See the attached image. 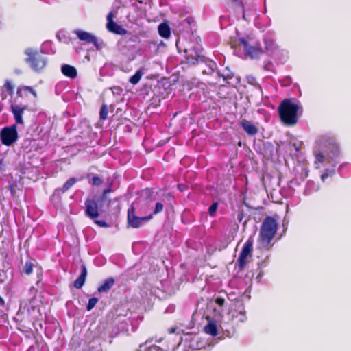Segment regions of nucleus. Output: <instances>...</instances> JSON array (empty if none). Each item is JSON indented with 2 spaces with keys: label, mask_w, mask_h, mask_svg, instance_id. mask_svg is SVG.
<instances>
[{
  "label": "nucleus",
  "mask_w": 351,
  "mask_h": 351,
  "mask_svg": "<svg viewBox=\"0 0 351 351\" xmlns=\"http://www.w3.org/2000/svg\"><path fill=\"white\" fill-rule=\"evenodd\" d=\"M149 194H150V190L147 189L143 191L142 197H143V196L147 197V196L149 195Z\"/></svg>",
  "instance_id": "nucleus-43"
},
{
  "label": "nucleus",
  "mask_w": 351,
  "mask_h": 351,
  "mask_svg": "<svg viewBox=\"0 0 351 351\" xmlns=\"http://www.w3.org/2000/svg\"><path fill=\"white\" fill-rule=\"evenodd\" d=\"M232 47L243 48L245 55L251 59L258 58L263 53L258 40L252 36L239 38L232 43Z\"/></svg>",
  "instance_id": "nucleus-3"
},
{
  "label": "nucleus",
  "mask_w": 351,
  "mask_h": 351,
  "mask_svg": "<svg viewBox=\"0 0 351 351\" xmlns=\"http://www.w3.org/2000/svg\"><path fill=\"white\" fill-rule=\"evenodd\" d=\"M214 303L215 305L218 306L219 307L225 308L226 307V301L225 299L217 296L214 300Z\"/></svg>",
  "instance_id": "nucleus-29"
},
{
  "label": "nucleus",
  "mask_w": 351,
  "mask_h": 351,
  "mask_svg": "<svg viewBox=\"0 0 351 351\" xmlns=\"http://www.w3.org/2000/svg\"><path fill=\"white\" fill-rule=\"evenodd\" d=\"M61 71L62 74L71 79H74L77 77V72L76 69L69 64H63L61 66Z\"/></svg>",
  "instance_id": "nucleus-15"
},
{
  "label": "nucleus",
  "mask_w": 351,
  "mask_h": 351,
  "mask_svg": "<svg viewBox=\"0 0 351 351\" xmlns=\"http://www.w3.org/2000/svg\"><path fill=\"white\" fill-rule=\"evenodd\" d=\"M294 146H295V150H296V151H298L300 148H299L298 147H297L296 145H294Z\"/></svg>",
  "instance_id": "nucleus-49"
},
{
  "label": "nucleus",
  "mask_w": 351,
  "mask_h": 351,
  "mask_svg": "<svg viewBox=\"0 0 351 351\" xmlns=\"http://www.w3.org/2000/svg\"><path fill=\"white\" fill-rule=\"evenodd\" d=\"M97 302H98V299L96 298H92L89 299L88 303L86 306L87 311H89L92 310L95 307V306L96 305Z\"/></svg>",
  "instance_id": "nucleus-32"
},
{
  "label": "nucleus",
  "mask_w": 351,
  "mask_h": 351,
  "mask_svg": "<svg viewBox=\"0 0 351 351\" xmlns=\"http://www.w3.org/2000/svg\"><path fill=\"white\" fill-rule=\"evenodd\" d=\"M96 223L99 225L101 227H106V226H108L106 223L105 221H97Z\"/></svg>",
  "instance_id": "nucleus-42"
},
{
  "label": "nucleus",
  "mask_w": 351,
  "mask_h": 351,
  "mask_svg": "<svg viewBox=\"0 0 351 351\" xmlns=\"http://www.w3.org/2000/svg\"><path fill=\"white\" fill-rule=\"evenodd\" d=\"M112 14L111 12H110L107 16L108 21H109V19H112Z\"/></svg>",
  "instance_id": "nucleus-46"
},
{
  "label": "nucleus",
  "mask_w": 351,
  "mask_h": 351,
  "mask_svg": "<svg viewBox=\"0 0 351 351\" xmlns=\"http://www.w3.org/2000/svg\"><path fill=\"white\" fill-rule=\"evenodd\" d=\"M253 249V240L247 239L245 243L241 254L237 260V265L239 269H243L247 263V258L251 255Z\"/></svg>",
  "instance_id": "nucleus-10"
},
{
  "label": "nucleus",
  "mask_w": 351,
  "mask_h": 351,
  "mask_svg": "<svg viewBox=\"0 0 351 351\" xmlns=\"http://www.w3.org/2000/svg\"><path fill=\"white\" fill-rule=\"evenodd\" d=\"M114 324L117 326L118 332H124L128 330V319L125 316H118L113 322Z\"/></svg>",
  "instance_id": "nucleus-14"
},
{
  "label": "nucleus",
  "mask_w": 351,
  "mask_h": 351,
  "mask_svg": "<svg viewBox=\"0 0 351 351\" xmlns=\"http://www.w3.org/2000/svg\"><path fill=\"white\" fill-rule=\"evenodd\" d=\"M152 199H149V201L148 202V205L145 206V207L143 209V213L145 214L147 213L149 211V207H150V204L152 202Z\"/></svg>",
  "instance_id": "nucleus-41"
},
{
  "label": "nucleus",
  "mask_w": 351,
  "mask_h": 351,
  "mask_svg": "<svg viewBox=\"0 0 351 351\" xmlns=\"http://www.w3.org/2000/svg\"><path fill=\"white\" fill-rule=\"evenodd\" d=\"M316 169H323L321 180L324 182L328 178L335 173L337 160L339 149L335 138L329 135L319 136L315 141L313 151Z\"/></svg>",
  "instance_id": "nucleus-1"
},
{
  "label": "nucleus",
  "mask_w": 351,
  "mask_h": 351,
  "mask_svg": "<svg viewBox=\"0 0 351 351\" xmlns=\"http://www.w3.org/2000/svg\"><path fill=\"white\" fill-rule=\"evenodd\" d=\"M25 88L27 90H29L34 96V97H36V92L30 86H25Z\"/></svg>",
  "instance_id": "nucleus-40"
},
{
  "label": "nucleus",
  "mask_w": 351,
  "mask_h": 351,
  "mask_svg": "<svg viewBox=\"0 0 351 351\" xmlns=\"http://www.w3.org/2000/svg\"><path fill=\"white\" fill-rule=\"evenodd\" d=\"M106 27L108 31L117 34L122 35L125 33V30L117 23L114 22L112 19H109V21L107 22Z\"/></svg>",
  "instance_id": "nucleus-16"
},
{
  "label": "nucleus",
  "mask_w": 351,
  "mask_h": 351,
  "mask_svg": "<svg viewBox=\"0 0 351 351\" xmlns=\"http://www.w3.org/2000/svg\"><path fill=\"white\" fill-rule=\"evenodd\" d=\"M319 189L317 185L315 184V182L312 181H308L306 185V188L304 189V193L306 195H310L312 192H316Z\"/></svg>",
  "instance_id": "nucleus-23"
},
{
  "label": "nucleus",
  "mask_w": 351,
  "mask_h": 351,
  "mask_svg": "<svg viewBox=\"0 0 351 351\" xmlns=\"http://www.w3.org/2000/svg\"><path fill=\"white\" fill-rule=\"evenodd\" d=\"M2 168V159L0 160V169Z\"/></svg>",
  "instance_id": "nucleus-48"
},
{
  "label": "nucleus",
  "mask_w": 351,
  "mask_h": 351,
  "mask_svg": "<svg viewBox=\"0 0 351 351\" xmlns=\"http://www.w3.org/2000/svg\"><path fill=\"white\" fill-rule=\"evenodd\" d=\"M138 203L136 204L137 205ZM135 204L128 209V225L134 228H138L147 223L152 217L153 214H149L143 217H139L135 212Z\"/></svg>",
  "instance_id": "nucleus-6"
},
{
  "label": "nucleus",
  "mask_w": 351,
  "mask_h": 351,
  "mask_svg": "<svg viewBox=\"0 0 351 351\" xmlns=\"http://www.w3.org/2000/svg\"><path fill=\"white\" fill-rule=\"evenodd\" d=\"M86 214L91 219L97 218L99 216L97 203L90 199H86L85 202Z\"/></svg>",
  "instance_id": "nucleus-11"
},
{
  "label": "nucleus",
  "mask_w": 351,
  "mask_h": 351,
  "mask_svg": "<svg viewBox=\"0 0 351 351\" xmlns=\"http://www.w3.org/2000/svg\"><path fill=\"white\" fill-rule=\"evenodd\" d=\"M87 275V270L84 265L82 266L81 274L80 276L75 280L74 287L80 289L84 285Z\"/></svg>",
  "instance_id": "nucleus-18"
},
{
  "label": "nucleus",
  "mask_w": 351,
  "mask_h": 351,
  "mask_svg": "<svg viewBox=\"0 0 351 351\" xmlns=\"http://www.w3.org/2000/svg\"><path fill=\"white\" fill-rule=\"evenodd\" d=\"M217 208H218L217 202H214L210 206V207L208 208V213H209L210 216H211V217L215 216Z\"/></svg>",
  "instance_id": "nucleus-30"
},
{
  "label": "nucleus",
  "mask_w": 351,
  "mask_h": 351,
  "mask_svg": "<svg viewBox=\"0 0 351 351\" xmlns=\"http://www.w3.org/2000/svg\"><path fill=\"white\" fill-rule=\"evenodd\" d=\"M163 207H164L163 204L161 202H156L155 204V207H154L153 212L150 213L149 214H153V216H154V215H156V214L162 212L163 210Z\"/></svg>",
  "instance_id": "nucleus-31"
},
{
  "label": "nucleus",
  "mask_w": 351,
  "mask_h": 351,
  "mask_svg": "<svg viewBox=\"0 0 351 351\" xmlns=\"http://www.w3.org/2000/svg\"><path fill=\"white\" fill-rule=\"evenodd\" d=\"M143 74H144V72L143 71L142 69L138 70L135 73V74L130 78L129 82L134 85L138 84L139 82V81L141 80Z\"/></svg>",
  "instance_id": "nucleus-25"
},
{
  "label": "nucleus",
  "mask_w": 351,
  "mask_h": 351,
  "mask_svg": "<svg viewBox=\"0 0 351 351\" xmlns=\"http://www.w3.org/2000/svg\"><path fill=\"white\" fill-rule=\"evenodd\" d=\"M214 313L215 314V317L217 320H220L223 315V313L225 311V308L219 307L218 306H215L213 308Z\"/></svg>",
  "instance_id": "nucleus-27"
},
{
  "label": "nucleus",
  "mask_w": 351,
  "mask_h": 351,
  "mask_svg": "<svg viewBox=\"0 0 351 351\" xmlns=\"http://www.w3.org/2000/svg\"><path fill=\"white\" fill-rule=\"evenodd\" d=\"M278 230V223L271 217L264 219L260 228L258 245L260 249L268 250L274 245L273 239Z\"/></svg>",
  "instance_id": "nucleus-2"
},
{
  "label": "nucleus",
  "mask_w": 351,
  "mask_h": 351,
  "mask_svg": "<svg viewBox=\"0 0 351 351\" xmlns=\"http://www.w3.org/2000/svg\"><path fill=\"white\" fill-rule=\"evenodd\" d=\"M73 33L77 38L85 44H93L97 49H101L104 47L102 40L98 39L94 34L82 29H75Z\"/></svg>",
  "instance_id": "nucleus-7"
},
{
  "label": "nucleus",
  "mask_w": 351,
  "mask_h": 351,
  "mask_svg": "<svg viewBox=\"0 0 351 351\" xmlns=\"http://www.w3.org/2000/svg\"><path fill=\"white\" fill-rule=\"evenodd\" d=\"M4 308L5 307V302L3 299L0 296V308Z\"/></svg>",
  "instance_id": "nucleus-44"
},
{
  "label": "nucleus",
  "mask_w": 351,
  "mask_h": 351,
  "mask_svg": "<svg viewBox=\"0 0 351 351\" xmlns=\"http://www.w3.org/2000/svg\"><path fill=\"white\" fill-rule=\"evenodd\" d=\"M300 106L289 99H285L280 104L278 111L281 120L286 124L294 125L297 122V113Z\"/></svg>",
  "instance_id": "nucleus-4"
},
{
  "label": "nucleus",
  "mask_w": 351,
  "mask_h": 351,
  "mask_svg": "<svg viewBox=\"0 0 351 351\" xmlns=\"http://www.w3.org/2000/svg\"><path fill=\"white\" fill-rule=\"evenodd\" d=\"M109 191H110L109 190H105V191H104V193H108Z\"/></svg>",
  "instance_id": "nucleus-50"
},
{
  "label": "nucleus",
  "mask_w": 351,
  "mask_h": 351,
  "mask_svg": "<svg viewBox=\"0 0 351 351\" xmlns=\"http://www.w3.org/2000/svg\"><path fill=\"white\" fill-rule=\"evenodd\" d=\"M23 271L26 274H30L32 272V265L30 263H26Z\"/></svg>",
  "instance_id": "nucleus-35"
},
{
  "label": "nucleus",
  "mask_w": 351,
  "mask_h": 351,
  "mask_svg": "<svg viewBox=\"0 0 351 351\" xmlns=\"http://www.w3.org/2000/svg\"><path fill=\"white\" fill-rule=\"evenodd\" d=\"M273 64L271 62H267L264 64V69L266 71H273Z\"/></svg>",
  "instance_id": "nucleus-38"
},
{
  "label": "nucleus",
  "mask_w": 351,
  "mask_h": 351,
  "mask_svg": "<svg viewBox=\"0 0 351 351\" xmlns=\"http://www.w3.org/2000/svg\"><path fill=\"white\" fill-rule=\"evenodd\" d=\"M41 53H54L55 50L53 48V44L51 41L44 42L40 47Z\"/></svg>",
  "instance_id": "nucleus-22"
},
{
  "label": "nucleus",
  "mask_w": 351,
  "mask_h": 351,
  "mask_svg": "<svg viewBox=\"0 0 351 351\" xmlns=\"http://www.w3.org/2000/svg\"><path fill=\"white\" fill-rule=\"evenodd\" d=\"M38 313L37 307L32 305V302H29V304H21L18 315L22 316L23 319L32 321L37 317Z\"/></svg>",
  "instance_id": "nucleus-9"
},
{
  "label": "nucleus",
  "mask_w": 351,
  "mask_h": 351,
  "mask_svg": "<svg viewBox=\"0 0 351 351\" xmlns=\"http://www.w3.org/2000/svg\"><path fill=\"white\" fill-rule=\"evenodd\" d=\"M222 77L224 80H226L228 78H231L232 76L231 75H225L224 74L222 75Z\"/></svg>",
  "instance_id": "nucleus-45"
},
{
  "label": "nucleus",
  "mask_w": 351,
  "mask_h": 351,
  "mask_svg": "<svg viewBox=\"0 0 351 351\" xmlns=\"http://www.w3.org/2000/svg\"><path fill=\"white\" fill-rule=\"evenodd\" d=\"M114 284V280L112 278H108L98 287L97 291L99 293H106L112 288Z\"/></svg>",
  "instance_id": "nucleus-19"
},
{
  "label": "nucleus",
  "mask_w": 351,
  "mask_h": 351,
  "mask_svg": "<svg viewBox=\"0 0 351 351\" xmlns=\"http://www.w3.org/2000/svg\"><path fill=\"white\" fill-rule=\"evenodd\" d=\"M92 184L99 186L102 183L101 179L99 176H94L91 181Z\"/></svg>",
  "instance_id": "nucleus-36"
},
{
  "label": "nucleus",
  "mask_w": 351,
  "mask_h": 351,
  "mask_svg": "<svg viewBox=\"0 0 351 351\" xmlns=\"http://www.w3.org/2000/svg\"><path fill=\"white\" fill-rule=\"evenodd\" d=\"M247 82L252 84V85H255L256 84V78L253 76H247Z\"/></svg>",
  "instance_id": "nucleus-39"
},
{
  "label": "nucleus",
  "mask_w": 351,
  "mask_h": 351,
  "mask_svg": "<svg viewBox=\"0 0 351 351\" xmlns=\"http://www.w3.org/2000/svg\"><path fill=\"white\" fill-rule=\"evenodd\" d=\"M11 111L14 115V118L15 119L16 124H23V114L24 110H25V107H22L19 105H12L11 106Z\"/></svg>",
  "instance_id": "nucleus-13"
},
{
  "label": "nucleus",
  "mask_w": 351,
  "mask_h": 351,
  "mask_svg": "<svg viewBox=\"0 0 351 351\" xmlns=\"http://www.w3.org/2000/svg\"><path fill=\"white\" fill-rule=\"evenodd\" d=\"M232 1H234V2H237V1H238L239 0H232Z\"/></svg>",
  "instance_id": "nucleus-51"
},
{
  "label": "nucleus",
  "mask_w": 351,
  "mask_h": 351,
  "mask_svg": "<svg viewBox=\"0 0 351 351\" xmlns=\"http://www.w3.org/2000/svg\"><path fill=\"white\" fill-rule=\"evenodd\" d=\"M77 182V180L75 178H71L69 179L63 185V186L60 189H57L55 191V193L59 194L60 193H64L66 191H68L71 186H73L75 182Z\"/></svg>",
  "instance_id": "nucleus-20"
},
{
  "label": "nucleus",
  "mask_w": 351,
  "mask_h": 351,
  "mask_svg": "<svg viewBox=\"0 0 351 351\" xmlns=\"http://www.w3.org/2000/svg\"><path fill=\"white\" fill-rule=\"evenodd\" d=\"M241 8L242 9V12H243V19L244 20H250V16L251 14L250 12H247V11L246 10V9L243 7V3L241 2Z\"/></svg>",
  "instance_id": "nucleus-34"
},
{
  "label": "nucleus",
  "mask_w": 351,
  "mask_h": 351,
  "mask_svg": "<svg viewBox=\"0 0 351 351\" xmlns=\"http://www.w3.org/2000/svg\"><path fill=\"white\" fill-rule=\"evenodd\" d=\"M158 33L162 38H167L170 36L171 32L169 25L166 23H161L158 26Z\"/></svg>",
  "instance_id": "nucleus-21"
},
{
  "label": "nucleus",
  "mask_w": 351,
  "mask_h": 351,
  "mask_svg": "<svg viewBox=\"0 0 351 351\" xmlns=\"http://www.w3.org/2000/svg\"><path fill=\"white\" fill-rule=\"evenodd\" d=\"M241 125L243 130L250 136H254L258 132V128L250 121L242 119Z\"/></svg>",
  "instance_id": "nucleus-12"
},
{
  "label": "nucleus",
  "mask_w": 351,
  "mask_h": 351,
  "mask_svg": "<svg viewBox=\"0 0 351 351\" xmlns=\"http://www.w3.org/2000/svg\"><path fill=\"white\" fill-rule=\"evenodd\" d=\"M108 113V109L106 105L104 104L101 106L100 112H99V117L101 120H105L107 119Z\"/></svg>",
  "instance_id": "nucleus-28"
},
{
  "label": "nucleus",
  "mask_w": 351,
  "mask_h": 351,
  "mask_svg": "<svg viewBox=\"0 0 351 351\" xmlns=\"http://www.w3.org/2000/svg\"><path fill=\"white\" fill-rule=\"evenodd\" d=\"M204 331L206 334L213 337L217 336L218 334V329L216 322L215 320H209L207 325L204 327Z\"/></svg>",
  "instance_id": "nucleus-17"
},
{
  "label": "nucleus",
  "mask_w": 351,
  "mask_h": 351,
  "mask_svg": "<svg viewBox=\"0 0 351 351\" xmlns=\"http://www.w3.org/2000/svg\"><path fill=\"white\" fill-rule=\"evenodd\" d=\"M3 88L7 90L8 93L10 95L12 94L13 90H14L13 85L12 84V83L10 81L5 82V83L3 86Z\"/></svg>",
  "instance_id": "nucleus-33"
},
{
  "label": "nucleus",
  "mask_w": 351,
  "mask_h": 351,
  "mask_svg": "<svg viewBox=\"0 0 351 351\" xmlns=\"http://www.w3.org/2000/svg\"><path fill=\"white\" fill-rule=\"evenodd\" d=\"M25 54L27 56L25 61L29 66L36 72H40L47 66V58L41 53L32 48L25 50Z\"/></svg>",
  "instance_id": "nucleus-5"
},
{
  "label": "nucleus",
  "mask_w": 351,
  "mask_h": 351,
  "mask_svg": "<svg viewBox=\"0 0 351 351\" xmlns=\"http://www.w3.org/2000/svg\"><path fill=\"white\" fill-rule=\"evenodd\" d=\"M147 351H164L161 348L156 345H152L148 348Z\"/></svg>",
  "instance_id": "nucleus-37"
},
{
  "label": "nucleus",
  "mask_w": 351,
  "mask_h": 351,
  "mask_svg": "<svg viewBox=\"0 0 351 351\" xmlns=\"http://www.w3.org/2000/svg\"><path fill=\"white\" fill-rule=\"evenodd\" d=\"M0 137L3 145L7 146L12 145L18 139L16 125L3 128L1 132Z\"/></svg>",
  "instance_id": "nucleus-8"
},
{
  "label": "nucleus",
  "mask_w": 351,
  "mask_h": 351,
  "mask_svg": "<svg viewBox=\"0 0 351 351\" xmlns=\"http://www.w3.org/2000/svg\"><path fill=\"white\" fill-rule=\"evenodd\" d=\"M175 331H176V328H172L169 329V332L170 333H173V332H175Z\"/></svg>",
  "instance_id": "nucleus-47"
},
{
  "label": "nucleus",
  "mask_w": 351,
  "mask_h": 351,
  "mask_svg": "<svg viewBox=\"0 0 351 351\" xmlns=\"http://www.w3.org/2000/svg\"><path fill=\"white\" fill-rule=\"evenodd\" d=\"M232 317L233 319H236L239 322H244L247 319L244 309H241L239 312L235 311L233 313Z\"/></svg>",
  "instance_id": "nucleus-24"
},
{
  "label": "nucleus",
  "mask_w": 351,
  "mask_h": 351,
  "mask_svg": "<svg viewBox=\"0 0 351 351\" xmlns=\"http://www.w3.org/2000/svg\"><path fill=\"white\" fill-rule=\"evenodd\" d=\"M265 50L268 53H274L275 51V50L277 49V46H276V43L272 40L265 39Z\"/></svg>",
  "instance_id": "nucleus-26"
}]
</instances>
